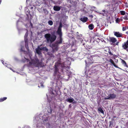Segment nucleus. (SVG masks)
Returning <instances> with one entry per match:
<instances>
[{"instance_id": "obj_1", "label": "nucleus", "mask_w": 128, "mask_h": 128, "mask_svg": "<svg viewBox=\"0 0 128 128\" xmlns=\"http://www.w3.org/2000/svg\"><path fill=\"white\" fill-rule=\"evenodd\" d=\"M60 66H62L61 69L62 71L60 72H63V70L64 69H65L66 68H67V67L66 66H62L61 64L58 62L56 63L54 65L55 70L54 73V76H56V75L58 73L61 74V73H60V72H59L58 71L59 68H60Z\"/></svg>"}, {"instance_id": "obj_2", "label": "nucleus", "mask_w": 128, "mask_h": 128, "mask_svg": "<svg viewBox=\"0 0 128 128\" xmlns=\"http://www.w3.org/2000/svg\"><path fill=\"white\" fill-rule=\"evenodd\" d=\"M44 36L48 42H52L54 41L56 38V36L54 34H52L51 35L50 34H46L44 35Z\"/></svg>"}, {"instance_id": "obj_3", "label": "nucleus", "mask_w": 128, "mask_h": 128, "mask_svg": "<svg viewBox=\"0 0 128 128\" xmlns=\"http://www.w3.org/2000/svg\"><path fill=\"white\" fill-rule=\"evenodd\" d=\"M62 36L59 37V40L57 41L55 44H52L53 48L55 50H58V44H62Z\"/></svg>"}, {"instance_id": "obj_4", "label": "nucleus", "mask_w": 128, "mask_h": 128, "mask_svg": "<svg viewBox=\"0 0 128 128\" xmlns=\"http://www.w3.org/2000/svg\"><path fill=\"white\" fill-rule=\"evenodd\" d=\"M29 64L30 65H31L33 64L39 66L41 65L42 63L41 62H39V60L37 58H36L32 60L31 62H30Z\"/></svg>"}, {"instance_id": "obj_5", "label": "nucleus", "mask_w": 128, "mask_h": 128, "mask_svg": "<svg viewBox=\"0 0 128 128\" xmlns=\"http://www.w3.org/2000/svg\"><path fill=\"white\" fill-rule=\"evenodd\" d=\"M92 56L90 55H88L87 57L86 60H85V62L86 66H88V65L93 63V62L92 59Z\"/></svg>"}, {"instance_id": "obj_6", "label": "nucleus", "mask_w": 128, "mask_h": 128, "mask_svg": "<svg viewBox=\"0 0 128 128\" xmlns=\"http://www.w3.org/2000/svg\"><path fill=\"white\" fill-rule=\"evenodd\" d=\"M92 58H91L92 59L93 63L97 62L98 60L99 57L98 56H92Z\"/></svg>"}, {"instance_id": "obj_7", "label": "nucleus", "mask_w": 128, "mask_h": 128, "mask_svg": "<svg viewBox=\"0 0 128 128\" xmlns=\"http://www.w3.org/2000/svg\"><path fill=\"white\" fill-rule=\"evenodd\" d=\"M114 35L118 38L122 37V34L119 32H114Z\"/></svg>"}, {"instance_id": "obj_8", "label": "nucleus", "mask_w": 128, "mask_h": 128, "mask_svg": "<svg viewBox=\"0 0 128 128\" xmlns=\"http://www.w3.org/2000/svg\"><path fill=\"white\" fill-rule=\"evenodd\" d=\"M36 53L39 55L42 54V52L41 51L42 50H41V48L40 46H38L37 48L36 49Z\"/></svg>"}, {"instance_id": "obj_9", "label": "nucleus", "mask_w": 128, "mask_h": 128, "mask_svg": "<svg viewBox=\"0 0 128 128\" xmlns=\"http://www.w3.org/2000/svg\"><path fill=\"white\" fill-rule=\"evenodd\" d=\"M109 38V41L110 42L114 43L116 42L117 41V40L116 38H114L110 37Z\"/></svg>"}, {"instance_id": "obj_10", "label": "nucleus", "mask_w": 128, "mask_h": 128, "mask_svg": "<svg viewBox=\"0 0 128 128\" xmlns=\"http://www.w3.org/2000/svg\"><path fill=\"white\" fill-rule=\"evenodd\" d=\"M108 95L109 96L110 100L114 99L116 98V95L114 94H110Z\"/></svg>"}, {"instance_id": "obj_11", "label": "nucleus", "mask_w": 128, "mask_h": 128, "mask_svg": "<svg viewBox=\"0 0 128 128\" xmlns=\"http://www.w3.org/2000/svg\"><path fill=\"white\" fill-rule=\"evenodd\" d=\"M60 9V7L59 6H54L53 9L56 11H59Z\"/></svg>"}, {"instance_id": "obj_12", "label": "nucleus", "mask_w": 128, "mask_h": 128, "mask_svg": "<svg viewBox=\"0 0 128 128\" xmlns=\"http://www.w3.org/2000/svg\"><path fill=\"white\" fill-rule=\"evenodd\" d=\"M57 33L59 36V37L62 36V29H58L56 32Z\"/></svg>"}, {"instance_id": "obj_13", "label": "nucleus", "mask_w": 128, "mask_h": 128, "mask_svg": "<svg viewBox=\"0 0 128 128\" xmlns=\"http://www.w3.org/2000/svg\"><path fill=\"white\" fill-rule=\"evenodd\" d=\"M109 62H110L112 63L113 64V66L116 68L120 69V68L118 67L117 66L116 64L113 60L111 59H110Z\"/></svg>"}, {"instance_id": "obj_14", "label": "nucleus", "mask_w": 128, "mask_h": 128, "mask_svg": "<svg viewBox=\"0 0 128 128\" xmlns=\"http://www.w3.org/2000/svg\"><path fill=\"white\" fill-rule=\"evenodd\" d=\"M122 47L124 49L126 50L128 52V46L125 43L123 44L122 45Z\"/></svg>"}, {"instance_id": "obj_15", "label": "nucleus", "mask_w": 128, "mask_h": 128, "mask_svg": "<svg viewBox=\"0 0 128 128\" xmlns=\"http://www.w3.org/2000/svg\"><path fill=\"white\" fill-rule=\"evenodd\" d=\"M88 18L86 17H85L84 18H80V20L83 22H87Z\"/></svg>"}, {"instance_id": "obj_16", "label": "nucleus", "mask_w": 128, "mask_h": 128, "mask_svg": "<svg viewBox=\"0 0 128 128\" xmlns=\"http://www.w3.org/2000/svg\"><path fill=\"white\" fill-rule=\"evenodd\" d=\"M66 100L67 102L70 103L72 102L74 100L73 99V98L72 97H70V98H68L66 99Z\"/></svg>"}, {"instance_id": "obj_17", "label": "nucleus", "mask_w": 128, "mask_h": 128, "mask_svg": "<svg viewBox=\"0 0 128 128\" xmlns=\"http://www.w3.org/2000/svg\"><path fill=\"white\" fill-rule=\"evenodd\" d=\"M94 26L92 24H90L88 26L90 30H92L94 28Z\"/></svg>"}, {"instance_id": "obj_18", "label": "nucleus", "mask_w": 128, "mask_h": 128, "mask_svg": "<svg viewBox=\"0 0 128 128\" xmlns=\"http://www.w3.org/2000/svg\"><path fill=\"white\" fill-rule=\"evenodd\" d=\"M98 112H100L101 113L103 114H104V112L102 109L101 108H99L98 109Z\"/></svg>"}, {"instance_id": "obj_19", "label": "nucleus", "mask_w": 128, "mask_h": 128, "mask_svg": "<svg viewBox=\"0 0 128 128\" xmlns=\"http://www.w3.org/2000/svg\"><path fill=\"white\" fill-rule=\"evenodd\" d=\"M128 13H126L125 14V16L123 17V18L125 20H128Z\"/></svg>"}, {"instance_id": "obj_20", "label": "nucleus", "mask_w": 128, "mask_h": 128, "mask_svg": "<svg viewBox=\"0 0 128 128\" xmlns=\"http://www.w3.org/2000/svg\"><path fill=\"white\" fill-rule=\"evenodd\" d=\"M40 48L42 50L46 51V52H47L48 51V49L46 47H41Z\"/></svg>"}, {"instance_id": "obj_21", "label": "nucleus", "mask_w": 128, "mask_h": 128, "mask_svg": "<svg viewBox=\"0 0 128 128\" xmlns=\"http://www.w3.org/2000/svg\"><path fill=\"white\" fill-rule=\"evenodd\" d=\"M121 60H122L121 62H122V63L123 64H124V66L127 67V65L126 64V62L124 60H122V59H121Z\"/></svg>"}, {"instance_id": "obj_22", "label": "nucleus", "mask_w": 128, "mask_h": 128, "mask_svg": "<svg viewBox=\"0 0 128 128\" xmlns=\"http://www.w3.org/2000/svg\"><path fill=\"white\" fill-rule=\"evenodd\" d=\"M7 98L6 97H4L3 98H0V102H2L4 100H6Z\"/></svg>"}, {"instance_id": "obj_23", "label": "nucleus", "mask_w": 128, "mask_h": 128, "mask_svg": "<svg viewBox=\"0 0 128 128\" xmlns=\"http://www.w3.org/2000/svg\"><path fill=\"white\" fill-rule=\"evenodd\" d=\"M102 12L100 13V14L102 15L103 16H104L105 14H107L106 11L104 10H102Z\"/></svg>"}, {"instance_id": "obj_24", "label": "nucleus", "mask_w": 128, "mask_h": 128, "mask_svg": "<svg viewBox=\"0 0 128 128\" xmlns=\"http://www.w3.org/2000/svg\"><path fill=\"white\" fill-rule=\"evenodd\" d=\"M27 35H26V34H25V36H24V41H25V43H26V42H28V39L27 38H26L27 36Z\"/></svg>"}, {"instance_id": "obj_25", "label": "nucleus", "mask_w": 128, "mask_h": 128, "mask_svg": "<svg viewBox=\"0 0 128 128\" xmlns=\"http://www.w3.org/2000/svg\"><path fill=\"white\" fill-rule=\"evenodd\" d=\"M4 64L5 66H6V67H7L8 68H10V69L11 70H12V68H10L9 67L10 66V65H8V64L7 63H5V64Z\"/></svg>"}, {"instance_id": "obj_26", "label": "nucleus", "mask_w": 128, "mask_h": 128, "mask_svg": "<svg viewBox=\"0 0 128 128\" xmlns=\"http://www.w3.org/2000/svg\"><path fill=\"white\" fill-rule=\"evenodd\" d=\"M107 50H108V52L110 54L111 56L113 55V54L112 53L110 50L109 48H108Z\"/></svg>"}, {"instance_id": "obj_27", "label": "nucleus", "mask_w": 128, "mask_h": 128, "mask_svg": "<svg viewBox=\"0 0 128 128\" xmlns=\"http://www.w3.org/2000/svg\"><path fill=\"white\" fill-rule=\"evenodd\" d=\"M120 14L122 15H124L125 14V11L123 10L120 11Z\"/></svg>"}, {"instance_id": "obj_28", "label": "nucleus", "mask_w": 128, "mask_h": 128, "mask_svg": "<svg viewBox=\"0 0 128 128\" xmlns=\"http://www.w3.org/2000/svg\"><path fill=\"white\" fill-rule=\"evenodd\" d=\"M48 23L50 25H52L53 24L52 21L51 20H50L48 21Z\"/></svg>"}, {"instance_id": "obj_29", "label": "nucleus", "mask_w": 128, "mask_h": 128, "mask_svg": "<svg viewBox=\"0 0 128 128\" xmlns=\"http://www.w3.org/2000/svg\"><path fill=\"white\" fill-rule=\"evenodd\" d=\"M48 54L50 56L51 58H54V55L52 54L51 53H48Z\"/></svg>"}, {"instance_id": "obj_30", "label": "nucleus", "mask_w": 128, "mask_h": 128, "mask_svg": "<svg viewBox=\"0 0 128 128\" xmlns=\"http://www.w3.org/2000/svg\"><path fill=\"white\" fill-rule=\"evenodd\" d=\"M44 117H42V120L46 122H47V121H48V118L47 117H46V118L44 119V118H43Z\"/></svg>"}, {"instance_id": "obj_31", "label": "nucleus", "mask_w": 128, "mask_h": 128, "mask_svg": "<svg viewBox=\"0 0 128 128\" xmlns=\"http://www.w3.org/2000/svg\"><path fill=\"white\" fill-rule=\"evenodd\" d=\"M43 10L45 13L47 14L48 13V11L46 10V9L45 8H44Z\"/></svg>"}, {"instance_id": "obj_32", "label": "nucleus", "mask_w": 128, "mask_h": 128, "mask_svg": "<svg viewBox=\"0 0 128 128\" xmlns=\"http://www.w3.org/2000/svg\"><path fill=\"white\" fill-rule=\"evenodd\" d=\"M104 100H110L109 96V95L108 96H107L106 97H105L104 98Z\"/></svg>"}, {"instance_id": "obj_33", "label": "nucleus", "mask_w": 128, "mask_h": 128, "mask_svg": "<svg viewBox=\"0 0 128 128\" xmlns=\"http://www.w3.org/2000/svg\"><path fill=\"white\" fill-rule=\"evenodd\" d=\"M62 24L61 23H60V24L58 28V29H62Z\"/></svg>"}, {"instance_id": "obj_34", "label": "nucleus", "mask_w": 128, "mask_h": 128, "mask_svg": "<svg viewBox=\"0 0 128 128\" xmlns=\"http://www.w3.org/2000/svg\"><path fill=\"white\" fill-rule=\"evenodd\" d=\"M30 27H31L32 28L33 27V26L32 24L31 21H30Z\"/></svg>"}, {"instance_id": "obj_35", "label": "nucleus", "mask_w": 128, "mask_h": 128, "mask_svg": "<svg viewBox=\"0 0 128 128\" xmlns=\"http://www.w3.org/2000/svg\"><path fill=\"white\" fill-rule=\"evenodd\" d=\"M25 43V46L26 48L27 49L28 48V42H26Z\"/></svg>"}, {"instance_id": "obj_36", "label": "nucleus", "mask_w": 128, "mask_h": 128, "mask_svg": "<svg viewBox=\"0 0 128 128\" xmlns=\"http://www.w3.org/2000/svg\"><path fill=\"white\" fill-rule=\"evenodd\" d=\"M126 27H123L122 28V30L123 31L126 30Z\"/></svg>"}, {"instance_id": "obj_37", "label": "nucleus", "mask_w": 128, "mask_h": 128, "mask_svg": "<svg viewBox=\"0 0 128 128\" xmlns=\"http://www.w3.org/2000/svg\"><path fill=\"white\" fill-rule=\"evenodd\" d=\"M39 125L38 124H37L36 126L37 127H40V126L42 124L41 123H39Z\"/></svg>"}, {"instance_id": "obj_38", "label": "nucleus", "mask_w": 128, "mask_h": 128, "mask_svg": "<svg viewBox=\"0 0 128 128\" xmlns=\"http://www.w3.org/2000/svg\"><path fill=\"white\" fill-rule=\"evenodd\" d=\"M116 22L117 23H118L119 22V19L118 18H116Z\"/></svg>"}, {"instance_id": "obj_39", "label": "nucleus", "mask_w": 128, "mask_h": 128, "mask_svg": "<svg viewBox=\"0 0 128 128\" xmlns=\"http://www.w3.org/2000/svg\"><path fill=\"white\" fill-rule=\"evenodd\" d=\"M40 86L42 87H44V86H43V83L42 82H40Z\"/></svg>"}, {"instance_id": "obj_40", "label": "nucleus", "mask_w": 128, "mask_h": 128, "mask_svg": "<svg viewBox=\"0 0 128 128\" xmlns=\"http://www.w3.org/2000/svg\"><path fill=\"white\" fill-rule=\"evenodd\" d=\"M48 113H50L52 112V109H50V111H48Z\"/></svg>"}, {"instance_id": "obj_41", "label": "nucleus", "mask_w": 128, "mask_h": 128, "mask_svg": "<svg viewBox=\"0 0 128 128\" xmlns=\"http://www.w3.org/2000/svg\"><path fill=\"white\" fill-rule=\"evenodd\" d=\"M27 12H28L30 15H31L30 14V11L29 10H28L27 11Z\"/></svg>"}, {"instance_id": "obj_42", "label": "nucleus", "mask_w": 128, "mask_h": 128, "mask_svg": "<svg viewBox=\"0 0 128 128\" xmlns=\"http://www.w3.org/2000/svg\"><path fill=\"white\" fill-rule=\"evenodd\" d=\"M125 44H126V45L128 46V40L125 43Z\"/></svg>"}, {"instance_id": "obj_43", "label": "nucleus", "mask_w": 128, "mask_h": 128, "mask_svg": "<svg viewBox=\"0 0 128 128\" xmlns=\"http://www.w3.org/2000/svg\"><path fill=\"white\" fill-rule=\"evenodd\" d=\"M89 16H90V17L92 18L93 17V16L92 15H90Z\"/></svg>"}, {"instance_id": "obj_44", "label": "nucleus", "mask_w": 128, "mask_h": 128, "mask_svg": "<svg viewBox=\"0 0 128 128\" xmlns=\"http://www.w3.org/2000/svg\"><path fill=\"white\" fill-rule=\"evenodd\" d=\"M119 43V42H117L116 43V45H117V46H118V44Z\"/></svg>"}, {"instance_id": "obj_45", "label": "nucleus", "mask_w": 128, "mask_h": 128, "mask_svg": "<svg viewBox=\"0 0 128 128\" xmlns=\"http://www.w3.org/2000/svg\"><path fill=\"white\" fill-rule=\"evenodd\" d=\"M110 122V126L111 125V124H112V122H111V121Z\"/></svg>"}, {"instance_id": "obj_46", "label": "nucleus", "mask_w": 128, "mask_h": 128, "mask_svg": "<svg viewBox=\"0 0 128 128\" xmlns=\"http://www.w3.org/2000/svg\"><path fill=\"white\" fill-rule=\"evenodd\" d=\"M2 63L3 64H4V61L3 60H2Z\"/></svg>"}, {"instance_id": "obj_47", "label": "nucleus", "mask_w": 128, "mask_h": 128, "mask_svg": "<svg viewBox=\"0 0 128 128\" xmlns=\"http://www.w3.org/2000/svg\"><path fill=\"white\" fill-rule=\"evenodd\" d=\"M2 1V0H0V4H1V2Z\"/></svg>"}, {"instance_id": "obj_48", "label": "nucleus", "mask_w": 128, "mask_h": 128, "mask_svg": "<svg viewBox=\"0 0 128 128\" xmlns=\"http://www.w3.org/2000/svg\"><path fill=\"white\" fill-rule=\"evenodd\" d=\"M30 9H32L33 8V7H31L30 8Z\"/></svg>"}, {"instance_id": "obj_49", "label": "nucleus", "mask_w": 128, "mask_h": 128, "mask_svg": "<svg viewBox=\"0 0 128 128\" xmlns=\"http://www.w3.org/2000/svg\"><path fill=\"white\" fill-rule=\"evenodd\" d=\"M126 33L127 34H128V32H126Z\"/></svg>"}, {"instance_id": "obj_50", "label": "nucleus", "mask_w": 128, "mask_h": 128, "mask_svg": "<svg viewBox=\"0 0 128 128\" xmlns=\"http://www.w3.org/2000/svg\"><path fill=\"white\" fill-rule=\"evenodd\" d=\"M26 60H28V59L27 58H25Z\"/></svg>"}, {"instance_id": "obj_51", "label": "nucleus", "mask_w": 128, "mask_h": 128, "mask_svg": "<svg viewBox=\"0 0 128 128\" xmlns=\"http://www.w3.org/2000/svg\"><path fill=\"white\" fill-rule=\"evenodd\" d=\"M46 5H47V6H48V4H46Z\"/></svg>"}, {"instance_id": "obj_52", "label": "nucleus", "mask_w": 128, "mask_h": 128, "mask_svg": "<svg viewBox=\"0 0 128 128\" xmlns=\"http://www.w3.org/2000/svg\"><path fill=\"white\" fill-rule=\"evenodd\" d=\"M87 55H88V54H86V56Z\"/></svg>"}]
</instances>
